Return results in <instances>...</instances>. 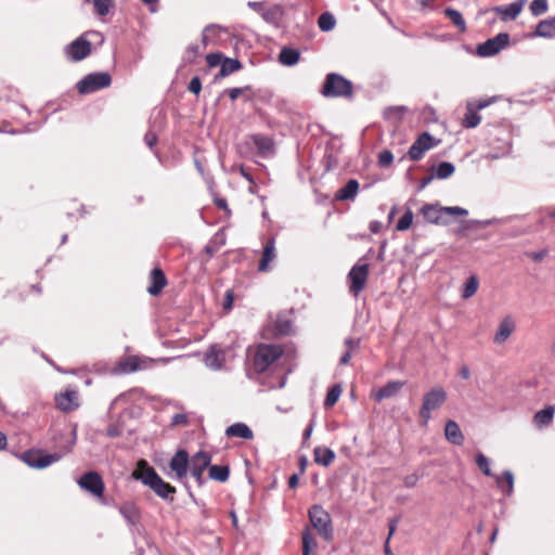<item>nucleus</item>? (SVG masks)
Returning a JSON list of instances; mask_svg holds the SVG:
<instances>
[{
    "label": "nucleus",
    "mask_w": 555,
    "mask_h": 555,
    "mask_svg": "<svg viewBox=\"0 0 555 555\" xmlns=\"http://www.w3.org/2000/svg\"><path fill=\"white\" fill-rule=\"evenodd\" d=\"M318 25L321 30L330 31L335 26V18L331 13H323L318 20Z\"/></svg>",
    "instance_id": "obj_41"
},
{
    "label": "nucleus",
    "mask_w": 555,
    "mask_h": 555,
    "mask_svg": "<svg viewBox=\"0 0 555 555\" xmlns=\"http://www.w3.org/2000/svg\"><path fill=\"white\" fill-rule=\"evenodd\" d=\"M393 160V155L390 151H383L378 154V164L382 167L389 166Z\"/></svg>",
    "instance_id": "obj_50"
},
{
    "label": "nucleus",
    "mask_w": 555,
    "mask_h": 555,
    "mask_svg": "<svg viewBox=\"0 0 555 555\" xmlns=\"http://www.w3.org/2000/svg\"><path fill=\"white\" fill-rule=\"evenodd\" d=\"M359 190V182L354 179H351L347 182V184L338 190L336 193V199L339 201H348L353 199Z\"/></svg>",
    "instance_id": "obj_29"
},
{
    "label": "nucleus",
    "mask_w": 555,
    "mask_h": 555,
    "mask_svg": "<svg viewBox=\"0 0 555 555\" xmlns=\"http://www.w3.org/2000/svg\"><path fill=\"white\" fill-rule=\"evenodd\" d=\"M166 284L167 280L164 272L158 268L153 269L151 272V285L149 286L147 292L152 296H156L162 292Z\"/></svg>",
    "instance_id": "obj_22"
},
{
    "label": "nucleus",
    "mask_w": 555,
    "mask_h": 555,
    "mask_svg": "<svg viewBox=\"0 0 555 555\" xmlns=\"http://www.w3.org/2000/svg\"><path fill=\"white\" fill-rule=\"evenodd\" d=\"M426 221L433 224H448V220L443 218L449 216H466L468 211L459 206L441 207L438 205L426 204L421 209Z\"/></svg>",
    "instance_id": "obj_2"
},
{
    "label": "nucleus",
    "mask_w": 555,
    "mask_h": 555,
    "mask_svg": "<svg viewBox=\"0 0 555 555\" xmlns=\"http://www.w3.org/2000/svg\"><path fill=\"white\" fill-rule=\"evenodd\" d=\"M91 53V43L82 36L74 40L65 49L66 56L73 62H79Z\"/></svg>",
    "instance_id": "obj_12"
},
{
    "label": "nucleus",
    "mask_w": 555,
    "mask_h": 555,
    "mask_svg": "<svg viewBox=\"0 0 555 555\" xmlns=\"http://www.w3.org/2000/svg\"><path fill=\"white\" fill-rule=\"evenodd\" d=\"M250 139L261 156L267 157L274 153V142L271 138L261 134H254Z\"/></svg>",
    "instance_id": "obj_21"
},
{
    "label": "nucleus",
    "mask_w": 555,
    "mask_h": 555,
    "mask_svg": "<svg viewBox=\"0 0 555 555\" xmlns=\"http://www.w3.org/2000/svg\"><path fill=\"white\" fill-rule=\"evenodd\" d=\"M369 276V264H357L353 266L348 273V280L350 281V292L358 296V294L364 288Z\"/></svg>",
    "instance_id": "obj_11"
},
{
    "label": "nucleus",
    "mask_w": 555,
    "mask_h": 555,
    "mask_svg": "<svg viewBox=\"0 0 555 555\" xmlns=\"http://www.w3.org/2000/svg\"><path fill=\"white\" fill-rule=\"evenodd\" d=\"M455 168L449 162H442L438 165L436 170V177L439 179H447L453 175Z\"/></svg>",
    "instance_id": "obj_42"
},
{
    "label": "nucleus",
    "mask_w": 555,
    "mask_h": 555,
    "mask_svg": "<svg viewBox=\"0 0 555 555\" xmlns=\"http://www.w3.org/2000/svg\"><path fill=\"white\" fill-rule=\"evenodd\" d=\"M309 518L314 529L318 530L324 540L333 538L332 519L330 514L320 505H313L309 509Z\"/></svg>",
    "instance_id": "obj_6"
},
{
    "label": "nucleus",
    "mask_w": 555,
    "mask_h": 555,
    "mask_svg": "<svg viewBox=\"0 0 555 555\" xmlns=\"http://www.w3.org/2000/svg\"><path fill=\"white\" fill-rule=\"evenodd\" d=\"M206 61L210 67H215L217 65L221 66L223 62V56L221 53H210L206 56Z\"/></svg>",
    "instance_id": "obj_51"
},
{
    "label": "nucleus",
    "mask_w": 555,
    "mask_h": 555,
    "mask_svg": "<svg viewBox=\"0 0 555 555\" xmlns=\"http://www.w3.org/2000/svg\"><path fill=\"white\" fill-rule=\"evenodd\" d=\"M189 424V418L186 414L178 413L175 414L171 418L172 426H186Z\"/></svg>",
    "instance_id": "obj_52"
},
{
    "label": "nucleus",
    "mask_w": 555,
    "mask_h": 555,
    "mask_svg": "<svg viewBox=\"0 0 555 555\" xmlns=\"http://www.w3.org/2000/svg\"><path fill=\"white\" fill-rule=\"evenodd\" d=\"M224 362V351L216 346H212L206 353L205 363L208 367L219 370Z\"/></svg>",
    "instance_id": "obj_24"
},
{
    "label": "nucleus",
    "mask_w": 555,
    "mask_h": 555,
    "mask_svg": "<svg viewBox=\"0 0 555 555\" xmlns=\"http://www.w3.org/2000/svg\"><path fill=\"white\" fill-rule=\"evenodd\" d=\"M412 222H413V212H412V210L408 209L403 214V216L399 219L396 228L398 231H405L412 225Z\"/></svg>",
    "instance_id": "obj_47"
},
{
    "label": "nucleus",
    "mask_w": 555,
    "mask_h": 555,
    "mask_svg": "<svg viewBox=\"0 0 555 555\" xmlns=\"http://www.w3.org/2000/svg\"><path fill=\"white\" fill-rule=\"evenodd\" d=\"M398 525V519L393 518L389 521V534L387 537V540H390L391 535L395 533Z\"/></svg>",
    "instance_id": "obj_62"
},
{
    "label": "nucleus",
    "mask_w": 555,
    "mask_h": 555,
    "mask_svg": "<svg viewBox=\"0 0 555 555\" xmlns=\"http://www.w3.org/2000/svg\"><path fill=\"white\" fill-rule=\"evenodd\" d=\"M86 2H92L96 13L101 16L106 15L112 7V0H85Z\"/></svg>",
    "instance_id": "obj_44"
},
{
    "label": "nucleus",
    "mask_w": 555,
    "mask_h": 555,
    "mask_svg": "<svg viewBox=\"0 0 555 555\" xmlns=\"http://www.w3.org/2000/svg\"><path fill=\"white\" fill-rule=\"evenodd\" d=\"M275 258V243L274 238H271L267 242L263 247L262 258L259 263L258 270L261 272H266L269 270V264Z\"/></svg>",
    "instance_id": "obj_26"
},
{
    "label": "nucleus",
    "mask_w": 555,
    "mask_h": 555,
    "mask_svg": "<svg viewBox=\"0 0 555 555\" xmlns=\"http://www.w3.org/2000/svg\"><path fill=\"white\" fill-rule=\"evenodd\" d=\"M515 321L509 317H505L499 324V327L494 334L493 341L496 345L504 344L511 335L515 332Z\"/></svg>",
    "instance_id": "obj_17"
},
{
    "label": "nucleus",
    "mask_w": 555,
    "mask_h": 555,
    "mask_svg": "<svg viewBox=\"0 0 555 555\" xmlns=\"http://www.w3.org/2000/svg\"><path fill=\"white\" fill-rule=\"evenodd\" d=\"M545 256H546V251H545V250H541V251H538V253H532V254L530 255V257H531L534 261H541Z\"/></svg>",
    "instance_id": "obj_64"
},
{
    "label": "nucleus",
    "mask_w": 555,
    "mask_h": 555,
    "mask_svg": "<svg viewBox=\"0 0 555 555\" xmlns=\"http://www.w3.org/2000/svg\"><path fill=\"white\" fill-rule=\"evenodd\" d=\"M201 89H202L201 79L198 77H193L190 81L189 90L194 94H198L201 92Z\"/></svg>",
    "instance_id": "obj_54"
},
{
    "label": "nucleus",
    "mask_w": 555,
    "mask_h": 555,
    "mask_svg": "<svg viewBox=\"0 0 555 555\" xmlns=\"http://www.w3.org/2000/svg\"><path fill=\"white\" fill-rule=\"evenodd\" d=\"M447 400L446 390L440 387H434L430 391L424 395L423 404L420 410V417L423 425H426L431 417V412L439 409Z\"/></svg>",
    "instance_id": "obj_4"
},
{
    "label": "nucleus",
    "mask_w": 555,
    "mask_h": 555,
    "mask_svg": "<svg viewBox=\"0 0 555 555\" xmlns=\"http://www.w3.org/2000/svg\"><path fill=\"white\" fill-rule=\"evenodd\" d=\"M283 353L279 345L261 344L258 346L254 356V367L257 372H264Z\"/></svg>",
    "instance_id": "obj_5"
},
{
    "label": "nucleus",
    "mask_w": 555,
    "mask_h": 555,
    "mask_svg": "<svg viewBox=\"0 0 555 555\" xmlns=\"http://www.w3.org/2000/svg\"><path fill=\"white\" fill-rule=\"evenodd\" d=\"M322 94L326 98L351 96L352 83L339 74H328L323 85Z\"/></svg>",
    "instance_id": "obj_3"
},
{
    "label": "nucleus",
    "mask_w": 555,
    "mask_h": 555,
    "mask_svg": "<svg viewBox=\"0 0 555 555\" xmlns=\"http://www.w3.org/2000/svg\"><path fill=\"white\" fill-rule=\"evenodd\" d=\"M317 548V542L309 529L302 532V555H310Z\"/></svg>",
    "instance_id": "obj_39"
},
{
    "label": "nucleus",
    "mask_w": 555,
    "mask_h": 555,
    "mask_svg": "<svg viewBox=\"0 0 555 555\" xmlns=\"http://www.w3.org/2000/svg\"><path fill=\"white\" fill-rule=\"evenodd\" d=\"M444 436L446 439L455 444V446H462L464 442V436L462 434V430L457 423L454 421H448L444 428Z\"/></svg>",
    "instance_id": "obj_23"
},
{
    "label": "nucleus",
    "mask_w": 555,
    "mask_h": 555,
    "mask_svg": "<svg viewBox=\"0 0 555 555\" xmlns=\"http://www.w3.org/2000/svg\"><path fill=\"white\" fill-rule=\"evenodd\" d=\"M168 361V358L153 359L145 356H130L119 362L118 371L121 373H133L149 370L156 363H167Z\"/></svg>",
    "instance_id": "obj_7"
},
{
    "label": "nucleus",
    "mask_w": 555,
    "mask_h": 555,
    "mask_svg": "<svg viewBox=\"0 0 555 555\" xmlns=\"http://www.w3.org/2000/svg\"><path fill=\"white\" fill-rule=\"evenodd\" d=\"M230 470L228 466L212 465L209 466V477L214 480L224 482L228 480Z\"/></svg>",
    "instance_id": "obj_34"
},
{
    "label": "nucleus",
    "mask_w": 555,
    "mask_h": 555,
    "mask_svg": "<svg viewBox=\"0 0 555 555\" xmlns=\"http://www.w3.org/2000/svg\"><path fill=\"white\" fill-rule=\"evenodd\" d=\"M554 413L555 408L553 405H548L534 414L533 422L539 427L550 425L553 421Z\"/></svg>",
    "instance_id": "obj_30"
},
{
    "label": "nucleus",
    "mask_w": 555,
    "mask_h": 555,
    "mask_svg": "<svg viewBox=\"0 0 555 555\" xmlns=\"http://www.w3.org/2000/svg\"><path fill=\"white\" fill-rule=\"evenodd\" d=\"M227 437H237L246 440L254 438L253 430L245 423H235L225 429Z\"/></svg>",
    "instance_id": "obj_25"
},
{
    "label": "nucleus",
    "mask_w": 555,
    "mask_h": 555,
    "mask_svg": "<svg viewBox=\"0 0 555 555\" xmlns=\"http://www.w3.org/2000/svg\"><path fill=\"white\" fill-rule=\"evenodd\" d=\"M509 42V36L501 33L495 37L488 39L477 48V53L480 56H492L503 50Z\"/></svg>",
    "instance_id": "obj_10"
},
{
    "label": "nucleus",
    "mask_w": 555,
    "mask_h": 555,
    "mask_svg": "<svg viewBox=\"0 0 555 555\" xmlns=\"http://www.w3.org/2000/svg\"><path fill=\"white\" fill-rule=\"evenodd\" d=\"M111 82L112 78L107 73L89 74L77 83V90L80 94H88L108 87Z\"/></svg>",
    "instance_id": "obj_8"
},
{
    "label": "nucleus",
    "mask_w": 555,
    "mask_h": 555,
    "mask_svg": "<svg viewBox=\"0 0 555 555\" xmlns=\"http://www.w3.org/2000/svg\"><path fill=\"white\" fill-rule=\"evenodd\" d=\"M459 375L464 379H468L470 377L469 367L467 365H463L459 371Z\"/></svg>",
    "instance_id": "obj_61"
},
{
    "label": "nucleus",
    "mask_w": 555,
    "mask_h": 555,
    "mask_svg": "<svg viewBox=\"0 0 555 555\" xmlns=\"http://www.w3.org/2000/svg\"><path fill=\"white\" fill-rule=\"evenodd\" d=\"M418 479H420L418 475L416 473H413V474L405 476L403 482H404L405 487L413 488L416 486Z\"/></svg>",
    "instance_id": "obj_55"
},
{
    "label": "nucleus",
    "mask_w": 555,
    "mask_h": 555,
    "mask_svg": "<svg viewBox=\"0 0 555 555\" xmlns=\"http://www.w3.org/2000/svg\"><path fill=\"white\" fill-rule=\"evenodd\" d=\"M241 67H242V65L238 60L227 57L221 63L219 76L225 77V76L238 70Z\"/></svg>",
    "instance_id": "obj_33"
},
{
    "label": "nucleus",
    "mask_w": 555,
    "mask_h": 555,
    "mask_svg": "<svg viewBox=\"0 0 555 555\" xmlns=\"http://www.w3.org/2000/svg\"><path fill=\"white\" fill-rule=\"evenodd\" d=\"M190 466L189 454L185 450H179L172 456L169 463V467L171 472L175 474L176 478L181 480L186 477L188 470Z\"/></svg>",
    "instance_id": "obj_14"
},
{
    "label": "nucleus",
    "mask_w": 555,
    "mask_h": 555,
    "mask_svg": "<svg viewBox=\"0 0 555 555\" xmlns=\"http://www.w3.org/2000/svg\"><path fill=\"white\" fill-rule=\"evenodd\" d=\"M299 52L295 49L283 48L279 55V61L286 66H293L299 61Z\"/></svg>",
    "instance_id": "obj_32"
},
{
    "label": "nucleus",
    "mask_w": 555,
    "mask_h": 555,
    "mask_svg": "<svg viewBox=\"0 0 555 555\" xmlns=\"http://www.w3.org/2000/svg\"><path fill=\"white\" fill-rule=\"evenodd\" d=\"M233 292L232 291H227L225 293V298H224V302H223V307L224 309H231L232 307V304H233Z\"/></svg>",
    "instance_id": "obj_58"
},
{
    "label": "nucleus",
    "mask_w": 555,
    "mask_h": 555,
    "mask_svg": "<svg viewBox=\"0 0 555 555\" xmlns=\"http://www.w3.org/2000/svg\"><path fill=\"white\" fill-rule=\"evenodd\" d=\"M314 462L322 466H330L335 460V453L330 448L317 447L313 450Z\"/></svg>",
    "instance_id": "obj_27"
},
{
    "label": "nucleus",
    "mask_w": 555,
    "mask_h": 555,
    "mask_svg": "<svg viewBox=\"0 0 555 555\" xmlns=\"http://www.w3.org/2000/svg\"><path fill=\"white\" fill-rule=\"evenodd\" d=\"M530 11L534 16H539L547 11V0H533L530 4Z\"/></svg>",
    "instance_id": "obj_49"
},
{
    "label": "nucleus",
    "mask_w": 555,
    "mask_h": 555,
    "mask_svg": "<svg viewBox=\"0 0 555 555\" xmlns=\"http://www.w3.org/2000/svg\"><path fill=\"white\" fill-rule=\"evenodd\" d=\"M144 142L146 143L147 146L153 147L156 144V142H157L156 134L153 133V132H147L144 135Z\"/></svg>",
    "instance_id": "obj_56"
},
{
    "label": "nucleus",
    "mask_w": 555,
    "mask_h": 555,
    "mask_svg": "<svg viewBox=\"0 0 555 555\" xmlns=\"http://www.w3.org/2000/svg\"><path fill=\"white\" fill-rule=\"evenodd\" d=\"M403 386L404 382L401 380L388 382L384 387L379 388L376 392H374L373 397L376 401H382L384 399L391 398L396 396Z\"/></svg>",
    "instance_id": "obj_20"
},
{
    "label": "nucleus",
    "mask_w": 555,
    "mask_h": 555,
    "mask_svg": "<svg viewBox=\"0 0 555 555\" xmlns=\"http://www.w3.org/2000/svg\"><path fill=\"white\" fill-rule=\"evenodd\" d=\"M248 7L259 12L260 14L262 13V10H264L263 4L260 2H248Z\"/></svg>",
    "instance_id": "obj_63"
},
{
    "label": "nucleus",
    "mask_w": 555,
    "mask_h": 555,
    "mask_svg": "<svg viewBox=\"0 0 555 555\" xmlns=\"http://www.w3.org/2000/svg\"><path fill=\"white\" fill-rule=\"evenodd\" d=\"M495 479H496L498 487H500L503 490H504V488H503V479L506 481V483H507V489L505 490L506 494L509 495L513 492L514 475H513L512 472L505 470L503 473V478L496 476Z\"/></svg>",
    "instance_id": "obj_43"
},
{
    "label": "nucleus",
    "mask_w": 555,
    "mask_h": 555,
    "mask_svg": "<svg viewBox=\"0 0 555 555\" xmlns=\"http://www.w3.org/2000/svg\"><path fill=\"white\" fill-rule=\"evenodd\" d=\"M132 477L142 481L143 485L151 487L152 483L159 477L155 469L147 464L146 461L141 460L137 464V468L132 473Z\"/></svg>",
    "instance_id": "obj_16"
},
{
    "label": "nucleus",
    "mask_w": 555,
    "mask_h": 555,
    "mask_svg": "<svg viewBox=\"0 0 555 555\" xmlns=\"http://www.w3.org/2000/svg\"><path fill=\"white\" fill-rule=\"evenodd\" d=\"M525 0L515 1L506 7H496L494 11L501 16L502 21H513L521 12Z\"/></svg>",
    "instance_id": "obj_19"
},
{
    "label": "nucleus",
    "mask_w": 555,
    "mask_h": 555,
    "mask_svg": "<svg viewBox=\"0 0 555 555\" xmlns=\"http://www.w3.org/2000/svg\"><path fill=\"white\" fill-rule=\"evenodd\" d=\"M481 117L474 111L468 109L463 120V126L465 128H475L479 125Z\"/></svg>",
    "instance_id": "obj_46"
},
{
    "label": "nucleus",
    "mask_w": 555,
    "mask_h": 555,
    "mask_svg": "<svg viewBox=\"0 0 555 555\" xmlns=\"http://www.w3.org/2000/svg\"><path fill=\"white\" fill-rule=\"evenodd\" d=\"M478 285H479V282H478L477 276L476 275L469 276L466 280V282L464 283L463 291H462V297L464 299H468V298L473 297L478 289Z\"/></svg>",
    "instance_id": "obj_35"
},
{
    "label": "nucleus",
    "mask_w": 555,
    "mask_h": 555,
    "mask_svg": "<svg viewBox=\"0 0 555 555\" xmlns=\"http://www.w3.org/2000/svg\"><path fill=\"white\" fill-rule=\"evenodd\" d=\"M244 89L243 88H233L228 90L229 96L232 101L236 100L242 93Z\"/></svg>",
    "instance_id": "obj_59"
},
{
    "label": "nucleus",
    "mask_w": 555,
    "mask_h": 555,
    "mask_svg": "<svg viewBox=\"0 0 555 555\" xmlns=\"http://www.w3.org/2000/svg\"><path fill=\"white\" fill-rule=\"evenodd\" d=\"M444 13L461 31L466 30L465 21L457 10L448 8L444 10Z\"/></svg>",
    "instance_id": "obj_38"
},
{
    "label": "nucleus",
    "mask_w": 555,
    "mask_h": 555,
    "mask_svg": "<svg viewBox=\"0 0 555 555\" xmlns=\"http://www.w3.org/2000/svg\"><path fill=\"white\" fill-rule=\"evenodd\" d=\"M282 15V9L279 5H274L271 8H264L262 10L261 16L262 18L271 24H276Z\"/></svg>",
    "instance_id": "obj_36"
},
{
    "label": "nucleus",
    "mask_w": 555,
    "mask_h": 555,
    "mask_svg": "<svg viewBox=\"0 0 555 555\" xmlns=\"http://www.w3.org/2000/svg\"><path fill=\"white\" fill-rule=\"evenodd\" d=\"M78 486L91 493L93 496L101 499L104 494V482L100 474L96 472H88L78 479Z\"/></svg>",
    "instance_id": "obj_9"
},
{
    "label": "nucleus",
    "mask_w": 555,
    "mask_h": 555,
    "mask_svg": "<svg viewBox=\"0 0 555 555\" xmlns=\"http://www.w3.org/2000/svg\"><path fill=\"white\" fill-rule=\"evenodd\" d=\"M345 347H346V352L341 356L340 361H339L340 364H343V365L348 364L351 359L352 352L358 350L359 340H356L353 338H347L345 340Z\"/></svg>",
    "instance_id": "obj_37"
},
{
    "label": "nucleus",
    "mask_w": 555,
    "mask_h": 555,
    "mask_svg": "<svg viewBox=\"0 0 555 555\" xmlns=\"http://www.w3.org/2000/svg\"><path fill=\"white\" fill-rule=\"evenodd\" d=\"M106 434L107 436L112 437V438H115V437H118L120 436L121 431L120 429L118 428V426L116 425H109L106 429Z\"/></svg>",
    "instance_id": "obj_57"
},
{
    "label": "nucleus",
    "mask_w": 555,
    "mask_h": 555,
    "mask_svg": "<svg viewBox=\"0 0 555 555\" xmlns=\"http://www.w3.org/2000/svg\"><path fill=\"white\" fill-rule=\"evenodd\" d=\"M162 499H169L176 492L175 487L164 481L159 476L150 487Z\"/></svg>",
    "instance_id": "obj_28"
},
{
    "label": "nucleus",
    "mask_w": 555,
    "mask_h": 555,
    "mask_svg": "<svg viewBox=\"0 0 555 555\" xmlns=\"http://www.w3.org/2000/svg\"><path fill=\"white\" fill-rule=\"evenodd\" d=\"M434 138L428 133L424 132L409 149V157L412 160H418L423 157L425 152L433 147Z\"/></svg>",
    "instance_id": "obj_15"
},
{
    "label": "nucleus",
    "mask_w": 555,
    "mask_h": 555,
    "mask_svg": "<svg viewBox=\"0 0 555 555\" xmlns=\"http://www.w3.org/2000/svg\"><path fill=\"white\" fill-rule=\"evenodd\" d=\"M119 511L129 522H134L137 520V509L132 504H124Z\"/></svg>",
    "instance_id": "obj_48"
},
{
    "label": "nucleus",
    "mask_w": 555,
    "mask_h": 555,
    "mask_svg": "<svg viewBox=\"0 0 555 555\" xmlns=\"http://www.w3.org/2000/svg\"><path fill=\"white\" fill-rule=\"evenodd\" d=\"M493 223V220H473L470 221V224L475 225V227H480V228H485V227H488L490 224Z\"/></svg>",
    "instance_id": "obj_60"
},
{
    "label": "nucleus",
    "mask_w": 555,
    "mask_h": 555,
    "mask_svg": "<svg viewBox=\"0 0 555 555\" xmlns=\"http://www.w3.org/2000/svg\"><path fill=\"white\" fill-rule=\"evenodd\" d=\"M76 443V433H72V439L68 446L62 452H55L53 454H40L35 452H27L23 455L26 464L34 468H44L57 461H60L65 454L72 452L73 447Z\"/></svg>",
    "instance_id": "obj_1"
},
{
    "label": "nucleus",
    "mask_w": 555,
    "mask_h": 555,
    "mask_svg": "<svg viewBox=\"0 0 555 555\" xmlns=\"http://www.w3.org/2000/svg\"><path fill=\"white\" fill-rule=\"evenodd\" d=\"M341 387L340 385H334L328 391L324 400V406L331 408L333 406L339 399L341 395Z\"/></svg>",
    "instance_id": "obj_40"
},
{
    "label": "nucleus",
    "mask_w": 555,
    "mask_h": 555,
    "mask_svg": "<svg viewBox=\"0 0 555 555\" xmlns=\"http://www.w3.org/2000/svg\"><path fill=\"white\" fill-rule=\"evenodd\" d=\"M56 405L60 410L68 412L78 406V392L76 390H66L56 396Z\"/></svg>",
    "instance_id": "obj_18"
},
{
    "label": "nucleus",
    "mask_w": 555,
    "mask_h": 555,
    "mask_svg": "<svg viewBox=\"0 0 555 555\" xmlns=\"http://www.w3.org/2000/svg\"><path fill=\"white\" fill-rule=\"evenodd\" d=\"M211 456L209 453L199 451L197 452L191 460L189 470L191 475L197 480L198 483L202 482L203 473L210 465Z\"/></svg>",
    "instance_id": "obj_13"
},
{
    "label": "nucleus",
    "mask_w": 555,
    "mask_h": 555,
    "mask_svg": "<svg viewBox=\"0 0 555 555\" xmlns=\"http://www.w3.org/2000/svg\"><path fill=\"white\" fill-rule=\"evenodd\" d=\"M534 36L553 38L555 36V18L541 21L537 25Z\"/></svg>",
    "instance_id": "obj_31"
},
{
    "label": "nucleus",
    "mask_w": 555,
    "mask_h": 555,
    "mask_svg": "<svg viewBox=\"0 0 555 555\" xmlns=\"http://www.w3.org/2000/svg\"><path fill=\"white\" fill-rule=\"evenodd\" d=\"M476 464L486 476H492L489 459L482 453L476 454Z\"/></svg>",
    "instance_id": "obj_45"
},
{
    "label": "nucleus",
    "mask_w": 555,
    "mask_h": 555,
    "mask_svg": "<svg viewBox=\"0 0 555 555\" xmlns=\"http://www.w3.org/2000/svg\"><path fill=\"white\" fill-rule=\"evenodd\" d=\"M404 109L405 108L403 106L388 107L385 109L384 114L386 118H390L392 114L396 115L397 117H401Z\"/></svg>",
    "instance_id": "obj_53"
}]
</instances>
